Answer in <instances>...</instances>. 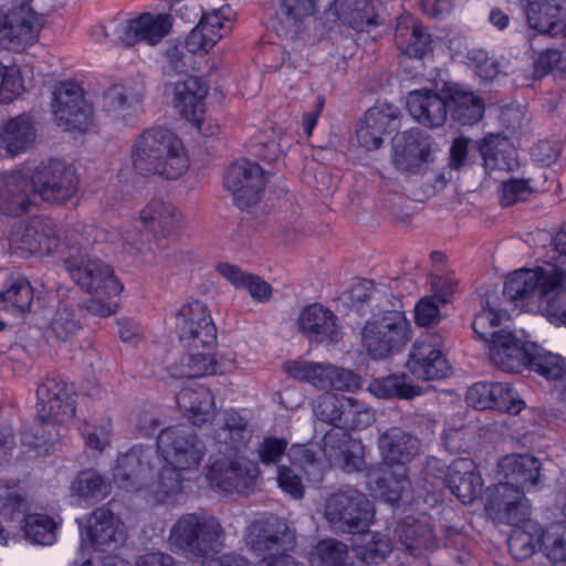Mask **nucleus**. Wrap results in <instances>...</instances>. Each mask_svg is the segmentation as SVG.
<instances>
[{
  "label": "nucleus",
  "instance_id": "f257e3e1",
  "mask_svg": "<svg viewBox=\"0 0 566 566\" xmlns=\"http://www.w3.org/2000/svg\"><path fill=\"white\" fill-rule=\"evenodd\" d=\"M157 462L150 461L151 448L134 447L118 455L112 469L114 484L127 492H142L156 504L177 505L186 497L182 472L197 469L205 455V446L184 426L168 427L157 438Z\"/></svg>",
  "mask_w": 566,
  "mask_h": 566
},
{
  "label": "nucleus",
  "instance_id": "f03ea898",
  "mask_svg": "<svg viewBox=\"0 0 566 566\" xmlns=\"http://www.w3.org/2000/svg\"><path fill=\"white\" fill-rule=\"evenodd\" d=\"M74 242H67L71 249H77V256H70L65 260V268L72 280L84 291L94 295L87 303V311L98 317H108L116 313L117 303L114 301H103L101 297L112 298L123 291V284L114 275L113 269L97 258H92L87 248L96 242L117 239L95 226H83L74 229L70 234Z\"/></svg>",
  "mask_w": 566,
  "mask_h": 566
},
{
  "label": "nucleus",
  "instance_id": "7ed1b4c3",
  "mask_svg": "<svg viewBox=\"0 0 566 566\" xmlns=\"http://www.w3.org/2000/svg\"><path fill=\"white\" fill-rule=\"evenodd\" d=\"M74 396L73 387L61 375H48L36 390L39 421L30 431L22 432V446L36 455L53 451L65 424L75 416Z\"/></svg>",
  "mask_w": 566,
  "mask_h": 566
},
{
  "label": "nucleus",
  "instance_id": "20e7f679",
  "mask_svg": "<svg viewBox=\"0 0 566 566\" xmlns=\"http://www.w3.org/2000/svg\"><path fill=\"white\" fill-rule=\"evenodd\" d=\"M130 160L139 175L169 181L180 179L190 167L189 153L182 139L165 127L143 132L132 146Z\"/></svg>",
  "mask_w": 566,
  "mask_h": 566
},
{
  "label": "nucleus",
  "instance_id": "39448f33",
  "mask_svg": "<svg viewBox=\"0 0 566 566\" xmlns=\"http://www.w3.org/2000/svg\"><path fill=\"white\" fill-rule=\"evenodd\" d=\"M182 220V213L174 203L154 198L139 211L138 221L143 226L144 232L126 229L113 235L129 253L145 255L147 252L154 251L151 240L158 248V241L169 239L177 233Z\"/></svg>",
  "mask_w": 566,
  "mask_h": 566
},
{
  "label": "nucleus",
  "instance_id": "423d86ee",
  "mask_svg": "<svg viewBox=\"0 0 566 566\" xmlns=\"http://www.w3.org/2000/svg\"><path fill=\"white\" fill-rule=\"evenodd\" d=\"M410 339V323L405 316L400 300H395L389 308L379 306V311L367 318L361 329V346L375 360L401 352Z\"/></svg>",
  "mask_w": 566,
  "mask_h": 566
},
{
  "label": "nucleus",
  "instance_id": "0eeeda50",
  "mask_svg": "<svg viewBox=\"0 0 566 566\" xmlns=\"http://www.w3.org/2000/svg\"><path fill=\"white\" fill-rule=\"evenodd\" d=\"M31 503L20 483L0 486V516L7 522L22 517L25 537L39 545L50 546L56 542L57 523L49 515L30 513Z\"/></svg>",
  "mask_w": 566,
  "mask_h": 566
},
{
  "label": "nucleus",
  "instance_id": "6e6552de",
  "mask_svg": "<svg viewBox=\"0 0 566 566\" xmlns=\"http://www.w3.org/2000/svg\"><path fill=\"white\" fill-rule=\"evenodd\" d=\"M375 509L367 496L356 490H339L324 504V517L337 534H363L373 523Z\"/></svg>",
  "mask_w": 566,
  "mask_h": 566
},
{
  "label": "nucleus",
  "instance_id": "1a4fd4ad",
  "mask_svg": "<svg viewBox=\"0 0 566 566\" xmlns=\"http://www.w3.org/2000/svg\"><path fill=\"white\" fill-rule=\"evenodd\" d=\"M562 277V269L552 263L520 269L506 279L503 294L513 302H522V306H536L541 311L545 297Z\"/></svg>",
  "mask_w": 566,
  "mask_h": 566
},
{
  "label": "nucleus",
  "instance_id": "9d476101",
  "mask_svg": "<svg viewBox=\"0 0 566 566\" xmlns=\"http://www.w3.org/2000/svg\"><path fill=\"white\" fill-rule=\"evenodd\" d=\"M32 190L35 200L51 203L71 201L77 193L80 178L73 165L60 159L41 161L33 169L30 168Z\"/></svg>",
  "mask_w": 566,
  "mask_h": 566
},
{
  "label": "nucleus",
  "instance_id": "9b49d317",
  "mask_svg": "<svg viewBox=\"0 0 566 566\" xmlns=\"http://www.w3.org/2000/svg\"><path fill=\"white\" fill-rule=\"evenodd\" d=\"M7 240L11 253L22 258L50 255L62 244L55 224L40 217L14 223Z\"/></svg>",
  "mask_w": 566,
  "mask_h": 566
},
{
  "label": "nucleus",
  "instance_id": "f8f14e48",
  "mask_svg": "<svg viewBox=\"0 0 566 566\" xmlns=\"http://www.w3.org/2000/svg\"><path fill=\"white\" fill-rule=\"evenodd\" d=\"M55 124L66 132H88L94 125L92 107L85 102L83 88L74 82H62L52 93Z\"/></svg>",
  "mask_w": 566,
  "mask_h": 566
},
{
  "label": "nucleus",
  "instance_id": "ddd939ff",
  "mask_svg": "<svg viewBox=\"0 0 566 566\" xmlns=\"http://www.w3.org/2000/svg\"><path fill=\"white\" fill-rule=\"evenodd\" d=\"M437 151L438 144L434 139L419 128L396 134L392 138V164L405 174L427 172Z\"/></svg>",
  "mask_w": 566,
  "mask_h": 566
},
{
  "label": "nucleus",
  "instance_id": "4468645a",
  "mask_svg": "<svg viewBox=\"0 0 566 566\" xmlns=\"http://www.w3.org/2000/svg\"><path fill=\"white\" fill-rule=\"evenodd\" d=\"M211 544L212 525L210 518L203 514H185L170 528L169 548L187 558L203 557Z\"/></svg>",
  "mask_w": 566,
  "mask_h": 566
},
{
  "label": "nucleus",
  "instance_id": "2eb2a0df",
  "mask_svg": "<svg viewBox=\"0 0 566 566\" xmlns=\"http://www.w3.org/2000/svg\"><path fill=\"white\" fill-rule=\"evenodd\" d=\"M443 336L439 333H424L412 345L408 355L407 368L420 380L446 378L451 366L443 354Z\"/></svg>",
  "mask_w": 566,
  "mask_h": 566
},
{
  "label": "nucleus",
  "instance_id": "dca6fc26",
  "mask_svg": "<svg viewBox=\"0 0 566 566\" xmlns=\"http://www.w3.org/2000/svg\"><path fill=\"white\" fill-rule=\"evenodd\" d=\"M265 185V171L259 164L247 159L231 164L223 176V187L232 193L240 209L255 206L261 200Z\"/></svg>",
  "mask_w": 566,
  "mask_h": 566
},
{
  "label": "nucleus",
  "instance_id": "f3484780",
  "mask_svg": "<svg viewBox=\"0 0 566 566\" xmlns=\"http://www.w3.org/2000/svg\"><path fill=\"white\" fill-rule=\"evenodd\" d=\"M76 521L81 548L88 544L94 551L111 552L120 547L127 538L124 523L105 507L94 511L85 525L80 520Z\"/></svg>",
  "mask_w": 566,
  "mask_h": 566
},
{
  "label": "nucleus",
  "instance_id": "a211bd4d",
  "mask_svg": "<svg viewBox=\"0 0 566 566\" xmlns=\"http://www.w3.org/2000/svg\"><path fill=\"white\" fill-rule=\"evenodd\" d=\"M284 370L292 378L308 382L321 390H352L359 385L358 378L353 371L332 364L292 360L285 363Z\"/></svg>",
  "mask_w": 566,
  "mask_h": 566
},
{
  "label": "nucleus",
  "instance_id": "6ab92c4d",
  "mask_svg": "<svg viewBox=\"0 0 566 566\" xmlns=\"http://www.w3.org/2000/svg\"><path fill=\"white\" fill-rule=\"evenodd\" d=\"M172 23L169 13L144 12L117 25L116 41L125 46L139 42L154 46L169 34Z\"/></svg>",
  "mask_w": 566,
  "mask_h": 566
},
{
  "label": "nucleus",
  "instance_id": "aec40b11",
  "mask_svg": "<svg viewBox=\"0 0 566 566\" xmlns=\"http://www.w3.org/2000/svg\"><path fill=\"white\" fill-rule=\"evenodd\" d=\"M485 510L495 520L517 525L530 516V503L525 491L507 481L486 489Z\"/></svg>",
  "mask_w": 566,
  "mask_h": 566
},
{
  "label": "nucleus",
  "instance_id": "412c9836",
  "mask_svg": "<svg viewBox=\"0 0 566 566\" xmlns=\"http://www.w3.org/2000/svg\"><path fill=\"white\" fill-rule=\"evenodd\" d=\"M42 27V17L30 6H17L4 10L0 32L8 49L20 52L38 42Z\"/></svg>",
  "mask_w": 566,
  "mask_h": 566
},
{
  "label": "nucleus",
  "instance_id": "4be33fe9",
  "mask_svg": "<svg viewBox=\"0 0 566 566\" xmlns=\"http://www.w3.org/2000/svg\"><path fill=\"white\" fill-rule=\"evenodd\" d=\"M165 94L170 98L176 112L201 130L208 87L198 77L187 75L167 83Z\"/></svg>",
  "mask_w": 566,
  "mask_h": 566
},
{
  "label": "nucleus",
  "instance_id": "5701e85b",
  "mask_svg": "<svg viewBox=\"0 0 566 566\" xmlns=\"http://www.w3.org/2000/svg\"><path fill=\"white\" fill-rule=\"evenodd\" d=\"M35 206L30 168L0 175V214L19 218Z\"/></svg>",
  "mask_w": 566,
  "mask_h": 566
},
{
  "label": "nucleus",
  "instance_id": "b1692460",
  "mask_svg": "<svg viewBox=\"0 0 566 566\" xmlns=\"http://www.w3.org/2000/svg\"><path fill=\"white\" fill-rule=\"evenodd\" d=\"M297 327L310 343L335 345L344 336L337 315L318 303L310 304L301 311Z\"/></svg>",
  "mask_w": 566,
  "mask_h": 566
},
{
  "label": "nucleus",
  "instance_id": "393cba45",
  "mask_svg": "<svg viewBox=\"0 0 566 566\" xmlns=\"http://www.w3.org/2000/svg\"><path fill=\"white\" fill-rule=\"evenodd\" d=\"M223 458L214 460V488L224 493H247L259 476L255 463L239 453H221Z\"/></svg>",
  "mask_w": 566,
  "mask_h": 566
},
{
  "label": "nucleus",
  "instance_id": "a878e982",
  "mask_svg": "<svg viewBox=\"0 0 566 566\" xmlns=\"http://www.w3.org/2000/svg\"><path fill=\"white\" fill-rule=\"evenodd\" d=\"M212 49V25L208 14H203L199 23L187 35L184 44L172 45L167 50L170 66L178 73H186L196 67L195 57H202Z\"/></svg>",
  "mask_w": 566,
  "mask_h": 566
},
{
  "label": "nucleus",
  "instance_id": "bb28decb",
  "mask_svg": "<svg viewBox=\"0 0 566 566\" xmlns=\"http://www.w3.org/2000/svg\"><path fill=\"white\" fill-rule=\"evenodd\" d=\"M175 332L182 343L212 342V316L207 304L192 301L184 304L175 315Z\"/></svg>",
  "mask_w": 566,
  "mask_h": 566
},
{
  "label": "nucleus",
  "instance_id": "cd10ccee",
  "mask_svg": "<svg viewBox=\"0 0 566 566\" xmlns=\"http://www.w3.org/2000/svg\"><path fill=\"white\" fill-rule=\"evenodd\" d=\"M465 400L479 410L497 409L512 415L518 413L524 405L515 399V392L504 382H476L468 389Z\"/></svg>",
  "mask_w": 566,
  "mask_h": 566
},
{
  "label": "nucleus",
  "instance_id": "c85d7f7f",
  "mask_svg": "<svg viewBox=\"0 0 566 566\" xmlns=\"http://www.w3.org/2000/svg\"><path fill=\"white\" fill-rule=\"evenodd\" d=\"M448 88L443 94L432 90L413 91L408 94L407 107L410 115L421 125L441 127L449 114Z\"/></svg>",
  "mask_w": 566,
  "mask_h": 566
},
{
  "label": "nucleus",
  "instance_id": "c756f323",
  "mask_svg": "<svg viewBox=\"0 0 566 566\" xmlns=\"http://www.w3.org/2000/svg\"><path fill=\"white\" fill-rule=\"evenodd\" d=\"M444 481L451 493L463 504L473 503L482 494L483 481L470 458L454 459L448 465Z\"/></svg>",
  "mask_w": 566,
  "mask_h": 566
},
{
  "label": "nucleus",
  "instance_id": "7c9ffc66",
  "mask_svg": "<svg viewBox=\"0 0 566 566\" xmlns=\"http://www.w3.org/2000/svg\"><path fill=\"white\" fill-rule=\"evenodd\" d=\"M217 421L214 444L218 446V453H239L248 446L252 432L249 429L248 420L239 411L224 410L218 415Z\"/></svg>",
  "mask_w": 566,
  "mask_h": 566
},
{
  "label": "nucleus",
  "instance_id": "2f4dec72",
  "mask_svg": "<svg viewBox=\"0 0 566 566\" xmlns=\"http://www.w3.org/2000/svg\"><path fill=\"white\" fill-rule=\"evenodd\" d=\"M490 359L506 373H521L527 369L531 355L530 343H522L511 332L501 333L489 345Z\"/></svg>",
  "mask_w": 566,
  "mask_h": 566
},
{
  "label": "nucleus",
  "instance_id": "473e14b6",
  "mask_svg": "<svg viewBox=\"0 0 566 566\" xmlns=\"http://www.w3.org/2000/svg\"><path fill=\"white\" fill-rule=\"evenodd\" d=\"M420 440L399 427H391L378 438L382 461L390 465H405L420 452Z\"/></svg>",
  "mask_w": 566,
  "mask_h": 566
},
{
  "label": "nucleus",
  "instance_id": "72a5a7b5",
  "mask_svg": "<svg viewBox=\"0 0 566 566\" xmlns=\"http://www.w3.org/2000/svg\"><path fill=\"white\" fill-rule=\"evenodd\" d=\"M187 354L182 355L168 369L169 375L176 379H201L212 370V342L208 345L195 340L186 343Z\"/></svg>",
  "mask_w": 566,
  "mask_h": 566
},
{
  "label": "nucleus",
  "instance_id": "f704fd0d",
  "mask_svg": "<svg viewBox=\"0 0 566 566\" xmlns=\"http://www.w3.org/2000/svg\"><path fill=\"white\" fill-rule=\"evenodd\" d=\"M287 525L276 517L255 521L249 527L247 542L259 556L284 549Z\"/></svg>",
  "mask_w": 566,
  "mask_h": 566
},
{
  "label": "nucleus",
  "instance_id": "c9c22d12",
  "mask_svg": "<svg viewBox=\"0 0 566 566\" xmlns=\"http://www.w3.org/2000/svg\"><path fill=\"white\" fill-rule=\"evenodd\" d=\"M395 536L405 549L418 557L437 547V538L427 522L406 517L395 527Z\"/></svg>",
  "mask_w": 566,
  "mask_h": 566
},
{
  "label": "nucleus",
  "instance_id": "e433bc0d",
  "mask_svg": "<svg viewBox=\"0 0 566 566\" xmlns=\"http://www.w3.org/2000/svg\"><path fill=\"white\" fill-rule=\"evenodd\" d=\"M395 42L403 55L413 59H422L432 50L430 33L412 17H406L398 21Z\"/></svg>",
  "mask_w": 566,
  "mask_h": 566
},
{
  "label": "nucleus",
  "instance_id": "4c0bfd02",
  "mask_svg": "<svg viewBox=\"0 0 566 566\" xmlns=\"http://www.w3.org/2000/svg\"><path fill=\"white\" fill-rule=\"evenodd\" d=\"M499 470L505 481L523 491L541 480V462L530 454L505 455L499 462Z\"/></svg>",
  "mask_w": 566,
  "mask_h": 566
},
{
  "label": "nucleus",
  "instance_id": "58836bf2",
  "mask_svg": "<svg viewBox=\"0 0 566 566\" xmlns=\"http://www.w3.org/2000/svg\"><path fill=\"white\" fill-rule=\"evenodd\" d=\"M449 113L461 125H473L482 119L484 103L472 91L459 84L448 86Z\"/></svg>",
  "mask_w": 566,
  "mask_h": 566
},
{
  "label": "nucleus",
  "instance_id": "ea45409f",
  "mask_svg": "<svg viewBox=\"0 0 566 566\" xmlns=\"http://www.w3.org/2000/svg\"><path fill=\"white\" fill-rule=\"evenodd\" d=\"M111 492V484L93 470L81 471L70 485L72 500L78 506H86L104 500Z\"/></svg>",
  "mask_w": 566,
  "mask_h": 566
},
{
  "label": "nucleus",
  "instance_id": "a19ab883",
  "mask_svg": "<svg viewBox=\"0 0 566 566\" xmlns=\"http://www.w3.org/2000/svg\"><path fill=\"white\" fill-rule=\"evenodd\" d=\"M33 296L30 281L22 274L12 273L6 279L0 291V304L12 315H22L31 308Z\"/></svg>",
  "mask_w": 566,
  "mask_h": 566
},
{
  "label": "nucleus",
  "instance_id": "79ce46f5",
  "mask_svg": "<svg viewBox=\"0 0 566 566\" xmlns=\"http://www.w3.org/2000/svg\"><path fill=\"white\" fill-rule=\"evenodd\" d=\"M176 402L193 426H201L210 418L212 395L208 387L182 388L177 394Z\"/></svg>",
  "mask_w": 566,
  "mask_h": 566
},
{
  "label": "nucleus",
  "instance_id": "37998d69",
  "mask_svg": "<svg viewBox=\"0 0 566 566\" xmlns=\"http://www.w3.org/2000/svg\"><path fill=\"white\" fill-rule=\"evenodd\" d=\"M565 14L559 0H530L526 8L527 23L538 33L558 32Z\"/></svg>",
  "mask_w": 566,
  "mask_h": 566
},
{
  "label": "nucleus",
  "instance_id": "c03bdc74",
  "mask_svg": "<svg viewBox=\"0 0 566 566\" xmlns=\"http://www.w3.org/2000/svg\"><path fill=\"white\" fill-rule=\"evenodd\" d=\"M35 140V128L25 115L7 122L0 133V147L14 156L25 151Z\"/></svg>",
  "mask_w": 566,
  "mask_h": 566
},
{
  "label": "nucleus",
  "instance_id": "a18cd8bd",
  "mask_svg": "<svg viewBox=\"0 0 566 566\" xmlns=\"http://www.w3.org/2000/svg\"><path fill=\"white\" fill-rule=\"evenodd\" d=\"M479 150L484 166L489 170L510 171L516 166L515 150L509 139L501 135L485 137L481 142Z\"/></svg>",
  "mask_w": 566,
  "mask_h": 566
},
{
  "label": "nucleus",
  "instance_id": "49530a36",
  "mask_svg": "<svg viewBox=\"0 0 566 566\" xmlns=\"http://www.w3.org/2000/svg\"><path fill=\"white\" fill-rule=\"evenodd\" d=\"M349 300L353 308L359 314L365 315L379 311V306L391 307L395 300H398L391 293L382 292L375 287L373 281H363L355 284L349 291Z\"/></svg>",
  "mask_w": 566,
  "mask_h": 566
},
{
  "label": "nucleus",
  "instance_id": "de8ad7c7",
  "mask_svg": "<svg viewBox=\"0 0 566 566\" xmlns=\"http://www.w3.org/2000/svg\"><path fill=\"white\" fill-rule=\"evenodd\" d=\"M522 523V526L514 525L507 538L509 551L516 560L528 559L536 552L537 544L541 545L542 527L528 517Z\"/></svg>",
  "mask_w": 566,
  "mask_h": 566
},
{
  "label": "nucleus",
  "instance_id": "09e8293b",
  "mask_svg": "<svg viewBox=\"0 0 566 566\" xmlns=\"http://www.w3.org/2000/svg\"><path fill=\"white\" fill-rule=\"evenodd\" d=\"M503 318H507V312L496 304L495 293L486 294L485 306L475 315L472 328L481 339L492 345L499 334L506 333L504 329L495 331Z\"/></svg>",
  "mask_w": 566,
  "mask_h": 566
},
{
  "label": "nucleus",
  "instance_id": "8fccbe9b",
  "mask_svg": "<svg viewBox=\"0 0 566 566\" xmlns=\"http://www.w3.org/2000/svg\"><path fill=\"white\" fill-rule=\"evenodd\" d=\"M140 101L139 94L127 95L123 86L115 85L104 93L101 103L107 115L125 119L137 112Z\"/></svg>",
  "mask_w": 566,
  "mask_h": 566
},
{
  "label": "nucleus",
  "instance_id": "3c124183",
  "mask_svg": "<svg viewBox=\"0 0 566 566\" xmlns=\"http://www.w3.org/2000/svg\"><path fill=\"white\" fill-rule=\"evenodd\" d=\"M531 355L527 369L534 370L548 380L559 379L566 371L565 359L545 350L535 343H530Z\"/></svg>",
  "mask_w": 566,
  "mask_h": 566
},
{
  "label": "nucleus",
  "instance_id": "603ef678",
  "mask_svg": "<svg viewBox=\"0 0 566 566\" xmlns=\"http://www.w3.org/2000/svg\"><path fill=\"white\" fill-rule=\"evenodd\" d=\"M375 421L374 410L364 401L353 397H345L338 428L349 430H363Z\"/></svg>",
  "mask_w": 566,
  "mask_h": 566
},
{
  "label": "nucleus",
  "instance_id": "864d4df0",
  "mask_svg": "<svg viewBox=\"0 0 566 566\" xmlns=\"http://www.w3.org/2000/svg\"><path fill=\"white\" fill-rule=\"evenodd\" d=\"M338 18L353 29L361 30L375 23V12L370 0H337Z\"/></svg>",
  "mask_w": 566,
  "mask_h": 566
},
{
  "label": "nucleus",
  "instance_id": "5fc2aeb1",
  "mask_svg": "<svg viewBox=\"0 0 566 566\" xmlns=\"http://www.w3.org/2000/svg\"><path fill=\"white\" fill-rule=\"evenodd\" d=\"M369 390L378 398L411 399L420 395V388L406 382V375H389L375 379L369 385Z\"/></svg>",
  "mask_w": 566,
  "mask_h": 566
},
{
  "label": "nucleus",
  "instance_id": "6e6d98bb",
  "mask_svg": "<svg viewBox=\"0 0 566 566\" xmlns=\"http://www.w3.org/2000/svg\"><path fill=\"white\" fill-rule=\"evenodd\" d=\"M539 548L552 563H566V524L555 523L542 530Z\"/></svg>",
  "mask_w": 566,
  "mask_h": 566
},
{
  "label": "nucleus",
  "instance_id": "4d7b16f0",
  "mask_svg": "<svg viewBox=\"0 0 566 566\" xmlns=\"http://www.w3.org/2000/svg\"><path fill=\"white\" fill-rule=\"evenodd\" d=\"M78 329L80 324L74 319L73 313L67 308H59L43 328V335L50 343L69 342Z\"/></svg>",
  "mask_w": 566,
  "mask_h": 566
},
{
  "label": "nucleus",
  "instance_id": "13d9d810",
  "mask_svg": "<svg viewBox=\"0 0 566 566\" xmlns=\"http://www.w3.org/2000/svg\"><path fill=\"white\" fill-rule=\"evenodd\" d=\"M563 277L545 297L541 311L544 312L549 319L557 324L566 326V271L562 269Z\"/></svg>",
  "mask_w": 566,
  "mask_h": 566
},
{
  "label": "nucleus",
  "instance_id": "bf43d9fd",
  "mask_svg": "<svg viewBox=\"0 0 566 566\" xmlns=\"http://www.w3.org/2000/svg\"><path fill=\"white\" fill-rule=\"evenodd\" d=\"M80 433L88 448L103 451L109 443L112 421L109 418L85 421L80 427Z\"/></svg>",
  "mask_w": 566,
  "mask_h": 566
},
{
  "label": "nucleus",
  "instance_id": "052dcab7",
  "mask_svg": "<svg viewBox=\"0 0 566 566\" xmlns=\"http://www.w3.org/2000/svg\"><path fill=\"white\" fill-rule=\"evenodd\" d=\"M348 555L347 545L335 539L318 543L312 554V566H343Z\"/></svg>",
  "mask_w": 566,
  "mask_h": 566
},
{
  "label": "nucleus",
  "instance_id": "680f3d73",
  "mask_svg": "<svg viewBox=\"0 0 566 566\" xmlns=\"http://www.w3.org/2000/svg\"><path fill=\"white\" fill-rule=\"evenodd\" d=\"M399 115L398 107L385 103L369 108L365 117L373 129H376L380 135H385L399 127Z\"/></svg>",
  "mask_w": 566,
  "mask_h": 566
},
{
  "label": "nucleus",
  "instance_id": "e2e57ef3",
  "mask_svg": "<svg viewBox=\"0 0 566 566\" xmlns=\"http://www.w3.org/2000/svg\"><path fill=\"white\" fill-rule=\"evenodd\" d=\"M391 548V542L387 535L374 533L370 535V538L358 548L357 555L361 562L371 566V564L377 565L385 562Z\"/></svg>",
  "mask_w": 566,
  "mask_h": 566
},
{
  "label": "nucleus",
  "instance_id": "0e129e2a",
  "mask_svg": "<svg viewBox=\"0 0 566 566\" xmlns=\"http://www.w3.org/2000/svg\"><path fill=\"white\" fill-rule=\"evenodd\" d=\"M475 432L472 427H452L443 431L442 446L449 453H468L474 444Z\"/></svg>",
  "mask_w": 566,
  "mask_h": 566
},
{
  "label": "nucleus",
  "instance_id": "69168bd1",
  "mask_svg": "<svg viewBox=\"0 0 566 566\" xmlns=\"http://www.w3.org/2000/svg\"><path fill=\"white\" fill-rule=\"evenodd\" d=\"M24 91L21 72L15 65H4L0 62V103H10Z\"/></svg>",
  "mask_w": 566,
  "mask_h": 566
},
{
  "label": "nucleus",
  "instance_id": "338daca9",
  "mask_svg": "<svg viewBox=\"0 0 566 566\" xmlns=\"http://www.w3.org/2000/svg\"><path fill=\"white\" fill-rule=\"evenodd\" d=\"M345 397V395H336L331 392L321 395L314 405L315 416L321 421L338 428Z\"/></svg>",
  "mask_w": 566,
  "mask_h": 566
},
{
  "label": "nucleus",
  "instance_id": "774afa93",
  "mask_svg": "<svg viewBox=\"0 0 566 566\" xmlns=\"http://www.w3.org/2000/svg\"><path fill=\"white\" fill-rule=\"evenodd\" d=\"M377 484L380 489L381 496L386 502L391 504L397 503L402 497V494L407 491L409 482L406 475L385 473L378 481Z\"/></svg>",
  "mask_w": 566,
  "mask_h": 566
}]
</instances>
